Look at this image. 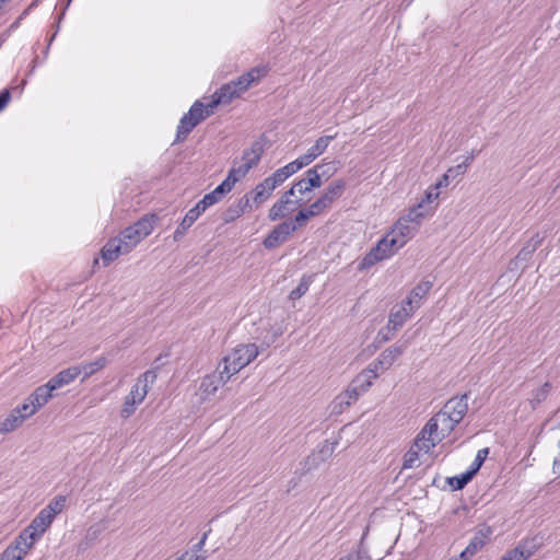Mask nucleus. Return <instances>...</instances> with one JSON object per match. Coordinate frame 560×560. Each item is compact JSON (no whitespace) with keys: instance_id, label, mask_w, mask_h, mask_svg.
Wrapping results in <instances>:
<instances>
[{"instance_id":"f257e3e1","label":"nucleus","mask_w":560,"mask_h":560,"mask_svg":"<svg viewBox=\"0 0 560 560\" xmlns=\"http://www.w3.org/2000/svg\"><path fill=\"white\" fill-rule=\"evenodd\" d=\"M258 354L259 349L255 343H242L236 346L231 353L225 355L219 365L223 369V373L232 377L254 361Z\"/></svg>"},{"instance_id":"f03ea898","label":"nucleus","mask_w":560,"mask_h":560,"mask_svg":"<svg viewBox=\"0 0 560 560\" xmlns=\"http://www.w3.org/2000/svg\"><path fill=\"white\" fill-rule=\"evenodd\" d=\"M154 215L142 217L132 225L126 228L117 236L125 246V252H131L144 237L153 231Z\"/></svg>"},{"instance_id":"7ed1b4c3","label":"nucleus","mask_w":560,"mask_h":560,"mask_svg":"<svg viewBox=\"0 0 560 560\" xmlns=\"http://www.w3.org/2000/svg\"><path fill=\"white\" fill-rule=\"evenodd\" d=\"M264 152V142L260 140L254 141L250 148L243 152L241 158L242 163L238 166H233L238 173V176L245 177L246 174L259 163Z\"/></svg>"},{"instance_id":"20e7f679","label":"nucleus","mask_w":560,"mask_h":560,"mask_svg":"<svg viewBox=\"0 0 560 560\" xmlns=\"http://www.w3.org/2000/svg\"><path fill=\"white\" fill-rule=\"evenodd\" d=\"M231 377L223 373V369L218 365L217 371L207 374L202 377L199 392L202 396V399H206L217 393L220 386L224 385Z\"/></svg>"},{"instance_id":"39448f33","label":"nucleus","mask_w":560,"mask_h":560,"mask_svg":"<svg viewBox=\"0 0 560 560\" xmlns=\"http://www.w3.org/2000/svg\"><path fill=\"white\" fill-rule=\"evenodd\" d=\"M156 377L158 374L155 370H148L140 374L128 396L141 404L148 395L150 385L156 381Z\"/></svg>"},{"instance_id":"423d86ee","label":"nucleus","mask_w":560,"mask_h":560,"mask_svg":"<svg viewBox=\"0 0 560 560\" xmlns=\"http://www.w3.org/2000/svg\"><path fill=\"white\" fill-rule=\"evenodd\" d=\"M441 410L446 413V417L458 424L468 411V395L464 394L462 396L451 398L445 402Z\"/></svg>"},{"instance_id":"0eeeda50","label":"nucleus","mask_w":560,"mask_h":560,"mask_svg":"<svg viewBox=\"0 0 560 560\" xmlns=\"http://www.w3.org/2000/svg\"><path fill=\"white\" fill-rule=\"evenodd\" d=\"M268 73V68L266 66L254 67L236 80H233L232 83L235 85L237 93L240 96L246 92L253 84L258 83Z\"/></svg>"},{"instance_id":"6e6552de","label":"nucleus","mask_w":560,"mask_h":560,"mask_svg":"<svg viewBox=\"0 0 560 560\" xmlns=\"http://www.w3.org/2000/svg\"><path fill=\"white\" fill-rule=\"evenodd\" d=\"M336 138V135L334 136H323L319 137L314 145H312L305 154L299 156L296 162L299 165L303 168L307 165H310L313 161H315L319 155H322L328 148L329 143Z\"/></svg>"},{"instance_id":"1a4fd4ad","label":"nucleus","mask_w":560,"mask_h":560,"mask_svg":"<svg viewBox=\"0 0 560 560\" xmlns=\"http://www.w3.org/2000/svg\"><path fill=\"white\" fill-rule=\"evenodd\" d=\"M440 442L438 432L435 431V423H431L429 420L418 434L413 444L419 451L429 453Z\"/></svg>"},{"instance_id":"9d476101","label":"nucleus","mask_w":560,"mask_h":560,"mask_svg":"<svg viewBox=\"0 0 560 560\" xmlns=\"http://www.w3.org/2000/svg\"><path fill=\"white\" fill-rule=\"evenodd\" d=\"M405 349V345L392 346L385 349L383 352H381L377 359L371 362L369 365L372 366V369L377 373L380 369H389L395 363V361L404 353Z\"/></svg>"},{"instance_id":"9b49d317","label":"nucleus","mask_w":560,"mask_h":560,"mask_svg":"<svg viewBox=\"0 0 560 560\" xmlns=\"http://www.w3.org/2000/svg\"><path fill=\"white\" fill-rule=\"evenodd\" d=\"M293 232L294 226H291L287 221H284L272 229L264 240L262 244L267 249H272L279 244L284 243Z\"/></svg>"},{"instance_id":"f8f14e48","label":"nucleus","mask_w":560,"mask_h":560,"mask_svg":"<svg viewBox=\"0 0 560 560\" xmlns=\"http://www.w3.org/2000/svg\"><path fill=\"white\" fill-rule=\"evenodd\" d=\"M323 164H317L314 167L308 168L305 172L306 177L295 182V187H298L299 194L303 195L322 186L323 182L319 179V171L323 170Z\"/></svg>"},{"instance_id":"ddd939ff","label":"nucleus","mask_w":560,"mask_h":560,"mask_svg":"<svg viewBox=\"0 0 560 560\" xmlns=\"http://www.w3.org/2000/svg\"><path fill=\"white\" fill-rule=\"evenodd\" d=\"M253 207L254 205L250 202V197L246 194L224 211L223 221L225 223H231L245 212L252 211Z\"/></svg>"},{"instance_id":"4468645a","label":"nucleus","mask_w":560,"mask_h":560,"mask_svg":"<svg viewBox=\"0 0 560 560\" xmlns=\"http://www.w3.org/2000/svg\"><path fill=\"white\" fill-rule=\"evenodd\" d=\"M415 313L412 307L406 305L402 301L400 305H396L392 308L388 316V327L393 330L399 329Z\"/></svg>"},{"instance_id":"2eb2a0df","label":"nucleus","mask_w":560,"mask_h":560,"mask_svg":"<svg viewBox=\"0 0 560 560\" xmlns=\"http://www.w3.org/2000/svg\"><path fill=\"white\" fill-rule=\"evenodd\" d=\"M431 289V281H421L411 290L406 300H404L406 305L412 307V310L416 312L422 305Z\"/></svg>"},{"instance_id":"dca6fc26","label":"nucleus","mask_w":560,"mask_h":560,"mask_svg":"<svg viewBox=\"0 0 560 560\" xmlns=\"http://www.w3.org/2000/svg\"><path fill=\"white\" fill-rule=\"evenodd\" d=\"M129 252H125V246L121 241L116 236L110 238L102 248L101 256L104 266H108L110 262L116 260L119 256L128 254Z\"/></svg>"},{"instance_id":"f3484780","label":"nucleus","mask_w":560,"mask_h":560,"mask_svg":"<svg viewBox=\"0 0 560 560\" xmlns=\"http://www.w3.org/2000/svg\"><path fill=\"white\" fill-rule=\"evenodd\" d=\"M417 231L416 225H411L408 221L399 218L388 233L399 241L402 247L415 236Z\"/></svg>"},{"instance_id":"a211bd4d","label":"nucleus","mask_w":560,"mask_h":560,"mask_svg":"<svg viewBox=\"0 0 560 560\" xmlns=\"http://www.w3.org/2000/svg\"><path fill=\"white\" fill-rule=\"evenodd\" d=\"M347 187L345 179H336L330 183L323 194L318 197L330 209L336 200H338Z\"/></svg>"},{"instance_id":"6ab92c4d","label":"nucleus","mask_w":560,"mask_h":560,"mask_svg":"<svg viewBox=\"0 0 560 560\" xmlns=\"http://www.w3.org/2000/svg\"><path fill=\"white\" fill-rule=\"evenodd\" d=\"M301 168L302 167L299 165L296 160H294L275 171L270 176L266 177V179L271 184L272 187L277 188Z\"/></svg>"},{"instance_id":"aec40b11","label":"nucleus","mask_w":560,"mask_h":560,"mask_svg":"<svg viewBox=\"0 0 560 560\" xmlns=\"http://www.w3.org/2000/svg\"><path fill=\"white\" fill-rule=\"evenodd\" d=\"M80 374L81 370L73 365L58 372L48 381V383L50 384V387H52L56 390L66 385L71 384Z\"/></svg>"},{"instance_id":"412c9836","label":"nucleus","mask_w":560,"mask_h":560,"mask_svg":"<svg viewBox=\"0 0 560 560\" xmlns=\"http://www.w3.org/2000/svg\"><path fill=\"white\" fill-rule=\"evenodd\" d=\"M240 97L235 85L231 82L223 84L214 94L213 100L209 103L210 108H214L219 104H229L234 98Z\"/></svg>"},{"instance_id":"4be33fe9","label":"nucleus","mask_w":560,"mask_h":560,"mask_svg":"<svg viewBox=\"0 0 560 560\" xmlns=\"http://www.w3.org/2000/svg\"><path fill=\"white\" fill-rule=\"evenodd\" d=\"M275 189L276 188L272 187L271 184L265 178L261 183L257 184L250 192H248L250 202L255 206V208L260 207L271 197Z\"/></svg>"},{"instance_id":"5701e85b","label":"nucleus","mask_w":560,"mask_h":560,"mask_svg":"<svg viewBox=\"0 0 560 560\" xmlns=\"http://www.w3.org/2000/svg\"><path fill=\"white\" fill-rule=\"evenodd\" d=\"M38 539L39 538L34 532H30L25 528L20 533L14 541L10 544V546H14V548L20 551L21 556L24 558Z\"/></svg>"},{"instance_id":"b1692460","label":"nucleus","mask_w":560,"mask_h":560,"mask_svg":"<svg viewBox=\"0 0 560 560\" xmlns=\"http://www.w3.org/2000/svg\"><path fill=\"white\" fill-rule=\"evenodd\" d=\"M431 423H435V431L438 432V436L440 441L446 438L457 425L455 421L446 417L442 410H440L435 416L430 419Z\"/></svg>"},{"instance_id":"393cba45","label":"nucleus","mask_w":560,"mask_h":560,"mask_svg":"<svg viewBox=\"0 0 560 560\" xmlns=\"http://www.w3.org/2000/svg\"><path fill=\"white\" fill-rule=\"evenodd\" d=\"M52 521L54 517L51 514L47 513L45 509H42L26 528L30 532H34L35 535L40 538L43 534L49 528Z\"/></svg>"},{"instance_id":"a878e982","label":"nucleus","mask_w":560,"mask_h":560,"mask_svg":"<svg viewBox=\"0 0 560 560\" xmlns=\"http://www.w3.org/2000/svg\"><path fill=\"white\" fill-rule=\"evenodd\" d=\"M202 213H203V211L199 208V206L196 205L194 208H191L186 213V215L184 217V219L182 220V222L175 230L174 235H173L174 241H179L185 235L186 231L198 220V218Z\"/></svg>"},{"instance_id":"bb28decb","label":"nucleus","mask_w":560,"mask_h":560,"mask_svg":"<svg viewBox=\"0 0 560 560\" xmlns=\"http://www.w3.org/2000/svg\"><path fill=\"white\" fill-rule=\"evenodd\" d=\"M294 211L292 199L280 198L273 206L269 209L268 219L270 221H277L285 218L288 214Z\"/></svg>"},{"instance_id":"cd10ccee","label":"nucleus","mask_w":560,"mask_h":560,"mask_svg":"<svg viewBox=\"0 0 560 560\" xmlns=\"http://www.w3.org/2000/svg\"><path fill=\"white\" fill-rule=\"evenodd\" d=\"M378 373L372 369V366H368L363 371H361L351 383L355 385L363 394L369 390L372 386L373 381L377 378Z\"/></svg>"},{"instance_id":"c85d7f7f","label":"nucleus","mask_w":560,"mask_h":560,"mask_svg":"<svg viewBox=\"0 0 560 560\" xmlns=\"http://www.w3.org/2000/svg\"><path fill=\"white\" fill-rule=\"evenodd\" d=\"M375 247L380 248L381 255L387 259L401 248V243L393 237L389 233H387L382 240L377 242Z\"/></svg>"},{"instance_id":"c756f323","label":"nucleus","mask_w":560,"mask_h":560,"mask_svg":"<svg viewBox=\"0 0 560 560\" xmlns=\"http://www.w3.org/2000/svg\"><path fill=\"white\" fill-rule=\"evenodd\" d=\"M54 390L55 389L50 387V384L47 382L46 384L37 387L28 396V398L34 402V406L39 410L50 400Z\"/></svg>"},{"instance_id":"7c9ffc66","label":"nucleus","mask_w":560,"mask_h":560,"mask_svg":"<svg viewBox=\"0 0 560 560\" xmlns=\"http://www.w3.org/2000/svg\"><path fill=\"white\" fill-rule=\"evenodd\" d=\"M430 212L431 209L427 208L423 202H419L416 207L411 208L406 215L401 218L408 221L411 225H416V229L418 230L423 218L427 217Z\"/></svg>"},{"instance_id":"2f4dec72","label":"nucleus","mask_w":560,"mask_h":560,"mask_svg":"<svg viewBox=\"0 0 560 560\" xmlns=\"http://www.w3.org/2000/svg\"><path fill=\"white\" fill-rule=\"evenodd\" d=\"M198 125V120H194L186 114L180 118L179 125L177 126L175 142H182L187 139L188 135Z\"/></svg>"},{"instance_id":"473e14b6","label":"nucleus","mask_w":560,"mask_h":560,"mask_svg":"<svg viewBox=\"0 0 560 560\" xmlns=\"http://www.w3.org/2000/svg\"><path fill=\"white\" fill-rule=\"evenodd\" d=\"M107 364V360L105 357H100L92 362H88L81 365H75L81 370V374L83 373L82 382L92 376L97 371L104 369Z\"/></svg>"},{"instance_id":"72a5a7b5","label":"nucleus","mask_w":560,"mask_h":560,"mask_svg":"<svg viewBox=\"0 0 560 560\" xmlns=\"http://www.w3.org/2000/svg\"><path fill=\"white\" fill-rule=\"evenodd\" d=\"M491 534L492 530L490 527L478 530L467 546V551H469V555H475L486 544Z\"/></svg>"},{"instance_id":"f704fd0d","label":"nucleus","mask_w":560,"mask_h":560,"mask_svg":"<svg viewBox=\"0 0 560 560\" xmlns=\"http://www.w3.org/2000/svg\"><path fill=\"white\" fill-rule=\"evenodd\" d=\"M212 109L209 107V104L205 106L200 101H196L186 115L194 120H198L199 124L213 113Z\"/></svg>"},{"instance_id":"c9c22d12","label":"nucleus","mask_w":560,"mask_h":560,"mask_svg":"<svg viewBox=\"0 0 560 560\" xmlns=\"http://www.w3.org/2000/svg\"><path fill=\"white\" fill-rule=\"evenodd\" d=\"M24 421V417H21L20 413H16L14 409L12 412L1 422L0 432L9 433L19 428Z\"/></svg>"},{"instance_id":"e433bc0d","label":"nucleus","mask_w":560,"mask_h":560,"mask_svg":"<svg viewBox=\"0 0 560 560\" xmlns=\"http://www.w3.org/2000/svg\"><path fill=\"white\" fill-rule=\"evenodd\" d=\"M241 178H243V177L238 176V173L236 172V170L234 167H232L229 171L226 178L218 187H215L217 192H221L224 196L225 194L230 192L233 189L234 185Z\"/></svg>"},{"instance_id":"4c0bfd02","label":"nucleus","mask_w":560,"mask_h":560,"mask_svg":"<svg viewBox=\"0 0 560 560\" xmlns=\"http://www.w3.org/2000/svg\"><path fill=\"white\" fill-rule=\"evenodd\" d=\"M385 259L381 253H380V248H376L375 246L373 248H371V250L365 254V256L362 258V260L360 261L359 264V269L363 270V269H368L370 267H372L373 265H375L377 261H381Z\"/></svg>"},{"instance_id":"58836bf2","label":"nucleus","mask_w":560,"mask_h":560,"mask_svg":"<svg viewBox=\"0 0 560 560\" xmlns=\"http://www.w3.org/2000/svg\"><path fill=\"white\" fill-rule=\"evenodd\" d=\"M539 243H540V240H539L538 235H536L535 237L530 238L523 246V248L518 252V254L516 256V260L526 261L527 259H529L530 256L533 255V253L537 249Z\"/></svg>"},{"instance_id":"ea45409f","label":"nucleus","mask_w":560,"mask_h":560,"mask_svg":"<svg viewBox=\"0 0 560 560\" xmlns=\"http://www.w3.org/2000/svg\"><path fill=\"white\" fill-rule=\"evenodd\" d=\"M472 471L466 470L459 476L447 478V482L453 490H462L472 479Z\"/></svg>"},{"instance_id":"a19ab883","label":"nucleus","mask_w":560,"mask_h":560,"mask_svg":"<svg viewBox=\"0 0 560 560\" xmlns=\"http://www.w3.org/2000/svg\"><path fill=\"white\" fill-rule=\"evenodd\" d=\"M67 498L65 495L55 497L44 509L55 518L66 506Z\"/></svg>"},{"instance_id":"79ce46f5","label":"nucleus","mask_w":560,"mask_h":560,"mask_svg":"<svg viewBox=\"0 0 560 560\" xmlns=\"http://www.w3.org/2000/svg\"><path fill=\"white\" fill-rule=\"evenodd\" d=\"M223 198L221 192H217L214 188L211 192L206 194L203 198L197 202V206L205 212L209 207L218 203Z\"/></svg>"},{"instance_id":"37998d69","label":"nucleus","mask_w":560,"mask_h":560,"mask_svg":"<svg viewBox=\"0 0 560 560\" xmlns=\"http://www.w3.org/2000/svg\"><path fill=\"white\" fill-rule=\"evenodd\" d=\"M353 402L347 397V395L342 392L332 401V412L341 413L348 407H350Z\"/></svg>"},{"instance_id":"c03bdc74","label":"nucleus","mask_w":560,"mask_h":560,"mask_svg":"<svg viewBox=\"0 0 560 560\" xmlns=\"http://www.w3.org/2000/svg\"><path fill=\"white\" fill-rule=\"evenodd\" d=\"M38 409L34 406V402L27 397L25 401L18 406L14 411L20 413L21 417H24V420L36 413Z\"/></svg>"},{"instance_id":"a18cd8bd","label":"nucleus","mask_w":560,"mask_h":560,"mask_svg":"<svg viewBox=\"0 0 560 560\" xmlns=\"http://www.w3.org/2000/svg\"><path fill=\"white\" fill-rule=\"evenodd\" d=\"M310 283H311L310 279L306 277H303L301 279L300 283L298 284V287L290 292V294H289L290 300L294 301V300H299L300 298H302L308 291Z\"/></svg>"},{"instance_id":"49530a36","label":"nucleus","mask_w":560,"mask_h":560,"mask_svg":"<svg viewBox=\"0 0 560 560\" xmlns=\"http://www.w3.org/2000/svg\"><path fill=\"white\" fill-rule=\"evenodd\" d=\"M488 454H489V450L488 448H481V450H479L477 452L475 460L472 462V464L470 465V467L468 469L469 471H472L474 476L478 472V470L482 466V464L486 460Z\"/></svg>"},{"instance_id":"de8ad7c7","label":"nucleus","mask_w":560,"mask_h":560,"mask_svg":"<svg viewBox=\"0 0 560 560\" xmlns=\"http://www.w3.org/2000/svg\"><path fill=\"white\" fill-rule=\"evenodd\" d=\"M550 390L551 384L549 382H546L542 386L533 392L532 401L540 404L548 397Z\"/></svg>"},{"instance_id":"09e8293b","label":"nucleus","mask_w":560,"mask_h":560,"mask_svg":"<svg viewBox=\"0 0 560 560\" xmlns=\"http://www.w3.org/2000/svg\"><path fill=\"white\" fill-rule=\"evenodd\" d=\"M530 557V552H525L521 547H516L508 551L500 560H526Z\"/></svg>"},{"instance_id":"8fccbe9b","label":"nucleus","mask_w":560,"mask_h":560,"mask_svg":"<svg viewBox=\"0 0 560 560\" xmlns=\"http://www.w3.org/2000/svg\"><path fill=\"white\" fill-rule=\"evenodd\" d=\"M138 405L140 404L127 395L121 408V417L129 418L136 411Z\"/></svg>"},{"instance_id":"3c124183","label":"nucleus","mask_w":560,"mask_h":560,"mask_svg":"<svg viewBox=\"0 0 560 560\" xmlns=\"http://www.w3.org/2000/svg\"><path fill=\"white\" fill-rule=\"evenodd\" d=\"M419 452L420 451L413 444L411 446V448L405 455V462H404L405 468L413 467L415 462L418 460Z\"/></svg>"},{"instance_id":"603ef678","label":"nucleus","mask_w":560,"mask_h":560,"mask_svg":"<svg viewBox=\"0 0 560 560\" xmlns=\"http://www.w3.org/2000/svg\"><path fill=\"white\" fill-rule=\"evenodd\" d=\"M343 393L352 402H355L359 399V397L363 395V393L351 382L348 385V387L343 390Z\"/></svg>"},{"instance_id":"864d4df0","label":"nucleus","mask_w":560,"mask_h":560,"mask_svg":"<svg viewBox=\"0 0 560 560\" xmlns=\"http://www.w3.org/2000/svg\"><path fill=\"white\" fill-rule=\"evenodd\" d=\"M308 219L305 218V215L299 211L296 213V215L294 217L293 220H288L287 223L290 224L291 226L293 225L294 226V232L300 229V228H303L304 225H306V222H307Z\"/></svg>"},{"instance_id":"5fc2aeb1","label":"nucleus","mask_w":560,"mask_h":560,"mask_svg":"<svg viewBox=\"0 0 560 560\" xmlns=\"http://www.w3.org/2000/svg\"><path fill=\"white\" fill-rule=\"evenodd\" d=\"M310 208L314 211L315 217L329 210L328 207L319 198L310 205Z\"/></svg>"},{"instance_id":"6e6d98bb","label":"nucleus","mask_w":560,"mask_h":560,"mask_svg":"<svg viewBox=\"0 0 560 560\" xmlns=\"http://www.w3.org/2000/svg\"><path fill=\"white\" fill-rule=\"evenodd\" d=\"M5 557H8L9 560H23L24 558L21 556V552L18 551L14 546H8L3 552Z\"/></svg>"},{"instance_id":"4d7b16f0","label":"nucleus","mask_w":560,"mask_h":560,"mask_svg":"<svg viewBox=\"0 0 560 560\" xmlns=\"http://www.w3.org/2000/svg\"><path fill=\"white\" fill-rule=\"evenodd\" d=\"M10 97V91L8 89L0 93V112L8 105Z\"/></svg>"},{"instance_id":"13d9d810","label":"nucleus","mask_w":560,"mask_h":560,"mask_svg":"<svg viewBox=\"0 0 560 560\" xmlns=\"http://www.w3.org/2000/svg\"><path fill=\"white\" fill-rule=\"evenodd\" d=\"M210 532H211V530L209 529L208 532L203 533V535H202L201 539H200L196 545H194V547H192V551H194L195 553H197V552H199V551H201V550H202V548H203V546H205V544H206V540H207L208 535H209V533H210Z\"/></svg>"},{"instance_id":"bf43d9fd","label":"nucleus","mask_w":560,"mask_h":560,"mask_svg":"<svg viewBox=\"0 0 560 560\" xmlns=\"http://www.w3.org/2000/svg\"><path fill=\"white\" fill-rule=\"evenodd\" d=\"M438 197H439V192L428 191V192L425 194L424 199H423L421 202H423V205H424L427 208H429V209H431V210H432V208H431L429 205H430L433 200H435Z\"/></svg>"},{"instance_id":"052dcab7","label":"nucleus","mask_w":560,"mask_h":560,"mask_svg":"<svg viewBox=\"0 0 560 560\" xmlns=\"http://www.w3.org/2000/svg\"><path fill=\"white\" fill-rule=\"evenodd\" d=\"M467 170V163H460L456 166L450 167L447 170L448 174H452V172H455V175H463Z\"/></svg>"},{"instance_id":"680f3d73","label":"nucleus","mask_w":560,"mask_h":560,"mask_svg":"<svg viewBox=\"0 0 560 560\" xmlns=\"http://www.w3.org/2000/svg\"><path fill=\"white\" fill-rule=\"evenodd\" d=\"M451 177V174H448L447 172L442 176V178L436 183L435 185V189L438 188H441V187H446L448 185V179Z\"/></svg>"},{"instance_id":"e2e57ef3","label":"nucleus","mask_w":560,"mask_h":560,"mask_svg":"<svg viewBox=\"0 0 560 560\" xmlns=\"http://www.w3.org/2000/svg\"><path fill=\"white\" fill-rule=\"evenodd\" d=\"M332 165V171L331 173H329L328 171L325 170V166L323 167V170L319 171V179H322V177H326V178H329L332 173H335L337 171V167L335 166V163H330Z\"/></svg>"},{"instance_id":"0e129e2a","label":"nucleus","mask_w":560,"mask_h":560,"mask_svg":"<svg viewBox=\"0 0 560 560\" xmlns=\"http://www.w3.org/2000/svg\"><path fill=\"white\" fill-rule=\"evenodd\" d=\"M298 192V187H295V183L292 185V187L287 190L281 197L285 199H291L292 196H294Z\"/></svg>"},{"instance_id":"69168bd1","label":"nucleus","mask_w":560,"mask_h":560,"mask_svg":"<svg viewBox=\"0 0 560 560\" xmlns=\"http://www.w3.org/2000/svg\"><path fill=\"white\" fill-rule=\"evenodd\" d=\"M552 470L555 474L560 475V453H559V456L556 457L553 460Z\"/></svg>"},{"instance_id":"338daca9","label":"nucleus","mask_w":560,"mask_h":560,"mask_svg":"<svg viewBox=\"0 0 560 560\" xmlns=\"http://www.w3.org/2000/svg\"><path fill=\"white\" fill-rule=\"evenodd\" d=\"M306 219H311L315 217L314 211L310 208V206L306 209L300 210Z\"/></svg>"},{"instance_id":"774afa93","label":"nucleus","mask_w":560,"mask_h":560,"mask_svg":"<svg viewBox=\"0 0 560 560\" xmlns=\"http://www.w3.org/2000/svg\"><path fill=\"white\" fill-rule=\"evenodd\" d=\"M339 560H361V556H360V553H349L348 556H346Z\"/></svg>"}]
</instances>
